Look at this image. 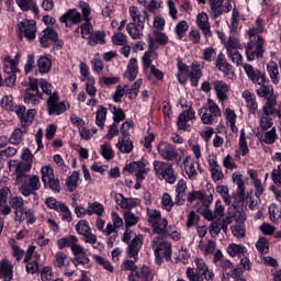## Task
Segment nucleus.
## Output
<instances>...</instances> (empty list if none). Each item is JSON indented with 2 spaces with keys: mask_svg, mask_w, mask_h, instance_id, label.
I'll list each match as a JSON object with an SVG mask.
<instances>
[{
  "mask_svg": "<svg viewBox=\"0 0 281 281\" xmlns=\"http://www.w3.org/2000/svg\"><path fill=\"white\" fill-rule=\"evenodd\" d=\"M104 36H106L104 34V32L97 31V32H94V34H91V36L88 37V40H89L88 43L92 47L94 45H98V43H100V45H104L106 43V41L104 40Z\"/></svg>",
  "mask_w": 281,
  "mask_h": 281,
  "instance_id": "38",
  "label": "nucleus"
},
{
  "mask_svg": "<svg viewBox=\"0 0 281 281\" xmlns=\"http://www.w3.org/2000/svg\"><path fill=\"white\" fill-rule=\"evenodd\" d=\"M158 155L165 159V161H177L179 153L177 148L170 143H160L157 147Z\"/></svg>",
  "mask_w": 281,
  "mask_h": 281,
  "instance_id": "11",
  "label": "nucleus"
},
{
  "mask_svg": "<svg viewBox=\"0 0 281 281\" xmlns=\"http://www.w3.org/2000/svg\"><path fill=\"white\" fill-rule=\"evenodd\" d=\"M199 115L203 124H212L216 117H221V108L212 99H207L206 106L199 110Z\"/></svg>",
  "mask_w": 281,
  "mask_h": 281,
  "instance_id": "7",
  "label": "nucleus"
},
{
  "mask_svg": "<svg viewBox=\"0 0 281 281\" xmlns=\"http://www.w3.org/2000/svg\"><path fill=\"white\" fill-rule=\"evenodd\" d=\"M104 122H106V108L99 105L97 110L95 124L99 128H104Z\"/></svg>",
  "mask_w": 281,
  "mask_h": 281,
  "instance_id": "40",
  "label": "nucleus"
},
{
  "mask_svg": "<svg viewBox=\"0 0 281 281\" xmlns=\"http://www.w3.org/2000/svg\"><path fill=\"white\" fill-rule=\"evenodd\" d=\"M18 29L29 41H34L36 38V22L25 20L18 24Z\"/></svg>",
  "mask_w": 281,
  "mask_h": 281,
  "instance_id": "16",
  "label": "nucleus"
},
{
  "mask_svg": "<svg viewBox=\"0 0 281 281\" xmlns=\"http://www.w3.org/2000/svg\"><path fill=\"white\" fill-rule=\"evenodd\" d=\"M34 115H36V110L34 109H31L26 113H24V116L20 119L23 128H27V126H30V124L34 122Z\"/></svg>",
  "mask_w": 281,
  "mask_h": 281,
  "instance_id": "46",
  "label": "nucleus"
},
{
  "mask_svg": "<svg viewBox=\"0 0 281 281\" xmlns=\"http://www.w3.org/2000/svg\"><path fill=\"white\" fill-rule=\"evenodd\" d=\"M100 154L103 157V159H106L108 161L115 157V153L109 144L101 145Z\"/></svg>",
  "mask_w": 281,
  "mask_h": 281,
  "instance_id": "49",
  "label": "nucleus"
},
{
  "mask_svg": "<svg viewBox=\"0 0 281 281\" xmlns=\"http://www.w3.org/2000/svg\"><path fill=\"white\" fill-rule=\"evenodd\" d=\"M139 249H142V238L135 237L127 246L126 254L130 258H133L137 262V256H139Z\"/></svg>",
  "mask_w": 281,
  "mask_h": 281,
  "instance_id": "22",
  "label": "nucleus"
},
{
  "mask_svg": "<svg viewBox=\"0 0 281 281\" xmlns=\"http://www.w3.org/2000/svg\"><path fill=\"white\" fill-rule=\"evenodd\" d=\"M159 45H168V37L162 32L154 31V37L148 36L147 47L151 52L159 49Z\"/></svg>",
  "mask_w": 281,
  "mask_h": 281,
  "instance_id": "15",
  "label": "nucleus"
},
{
  "mask_svg": "<svg viewBox=\"0 0 281 281\" xmlns=\"http://www.w3.org/2000/svg\"><path fill=\"white\" fill-rule=\"evenodd\" d=\"M278 105L277 97H270L268 98L266 104L262 108L263 115H279L280 117V110L276 109Z\"/></svg>",
  "mask_w": 281,
  "mask_h": 281,
  "instance_id": "23",
  "label": "nucleus"
},
{
  "mask_svg": "<svg viewBox=\"0 0 281 281\" xmlns=\"http://www.w3.org/2000/svg\"><path fill=\"white\" fill-rule=\"evenodd\" d=\"M243 98L245 99L249 111H251V113H256V111L258 110V102H256V97L254 95V93L249 92V90H245L243 92Z\"/></svg>",
  "mask_w": 281,
  "mask_h": 281,
  "instance_id": "34",
  "label": "nucleus"
},
{
  "mask_svg": "<svg viewBox=\"0 0 281 281\" xmlns=\"http://www.w3.org/2000/svg\"><path fill=\"white\" fill-rule=\"evenodd\" d=\"M259 254H269V243L266 238L261 237L256 244Z\"/></svg>",
  "mask_w": 281,
  "mask_h": 281,
  "instance_id": "61",
  "label": "nucleus"
},
{
  "mask_svg": "<svg viewBox=\"0 0 281 281\" xmlns=\"http://www.w3.org/2000/svg\"><path fill=\"white\" fill-rule=\"evenodd\" d=\"M40 87L43 93L49 95L47 100V109L49 115H61V113H65V111H67V105H65V102L58 103V92H54L52 94V83L47 82V80L42 79L40 82Z\"/></svg>",
  "mask_w": 281,
  "mask_h": 281,
  "instance_id": "3",
  "label": "nucleus"
},
{
  "mask_svg": "<svg viewBox=\"0 0 281 281\" xmlns=\"http://www.w3.org/2000/svg\"><path fill=\"white\" fill-rule=\"evenodd\" d=\"M13 168L15 169V183H27V178L30 170H32V165L24 161H13Z\"/></svg>",
  "mask_w": 281,
  "mask_h": 281,
  "instance_id": "10",
  "label": "nucleus"
},
{
  "mask_svg": "<svg viewBox=\"0 0 281 281\" xmlns=\"http://www.w3.org/2000/svg\"><path fill=\"white\" fill-rule=\"evenodd\" d=\"M188 190V184L186 183V180H180L176 188V199L175 203L176 205H183L186 203V191Z\"/></svg>",
  "mask_w": 281,
  "mask_h": 281,
  "instance_id": "25",
  "label": "nucleus"
},
{
  "mask_svg": "<svg viewBox=\"0 0 281 281\" xmlns=\"http://www.w3.org/2000/svg\"><path fill=\"white\" fill-rule=\"evenodd\" d=\"M164 238L165 237L156 236L151 241V248L154 249L158 265H161V260H164V258H166L167 262L172 260V245Z\"/></svg>",
  "mask_w": 281,
  "mask_h": 281,
  "instance_id": "5",
  "label": "nucleus"
},
{
  "mask_svg": "<svg viewBox=\"0 0 281 281\" xmlns=\"http://www.w3.org/2000/svg\"><path fill=\"white\" fill-rule=\"evenodd\" d=\"M213 87L220 102H225L229 92V86L225 81L216 80L213 82Z\"/></svg>",
  "mask_w": 281,
  "mask_h": 281,
  "instance_id": "21",
  "label": "nucleus"
},
{
  "mask_svg": "<svg viewBox=\"0 0 281 281\" xmlns=\"http://www.w3.org/2000/svg\"><path fill=\"white\" fill-rule=\"evenodd\" d=\"M44 186L45 188H49L53 192H60V180H58V178H49Z\"/></svg>",
  "mask_w": 281,
  "mask_h": 281,
  "instance_id": "58",
  "label": "nucleus"
},
{
  "mask_svg": "<svg viewBox=\"0 0 281 281\" xmlns=\"http://www.w3.org/2000/svg\"><path fill=\"white\" fill-rule=\"evenodd\" d=\"M209 166L213 181H221L222 179H225V173H223V169L216 160H210Z\"/></svg>",
  "mask_w": 281,
  "mask_h": 281,
  "instance_id": "29",
  "label": "nucleus"
},
{
  "mask_svg": "<svg viewBox=\"0 0 281 281\" xmlns=\"http://www.w3.org/2000/svg\"><path fill=\"white\" fill-rule=\"evenodd\" d=\"M183 164L187 176L190 179V181L196 180V177H199V172L196 171V167L194 166V160H191L190 157H187L183 160Z\"/></svg>",
  "mask_w": 281,
  "mask_h": 281,
  "instance_id": "32",
  "label": "nucleus"
},
{
  "mask_svg": "<svg viewBox=\"0 0 281 281\" xmlns=\"http://www.w3.org/2000/svg\"><path fill=\"white\" fill-rule=\"evenodd\" d=\"M233 182L237 186V198L239 201H245V181H243V175L233 173Z\"/></svg>",
  "mask_w": 281,
  "mask_h": 281,
  "instance_id": "28",
  "label": "nucleus"
},
{
  "mask_svg": "<svg viewBox=\"0 0 281 281\" xmlns=\"http://www.w3.org/2000/svg\"><path fill=\"white\" fill-rule=\"evenodd\" d=\"M177 65V79L180 82V85H186V82H188V65H186L181 59H178Z\"/></svg>",
  "mask_w": 281,
  "mask_h": 281,
  "instance_id": "33",
  "label": "nucleus"
},
{
  "mask_svg": "<svg viewBox=\"0 0 281 281\" xmlns=\"http://www.w3.org/2000/svg\"><path fill=\"white\" fill-rule=\"evenodd\" d=\"M188 22L186 21H181L176 25V34L180 41L183 38L186 32H188Z\"/></svg>",
  "mask_w": 281,
  "mask_h": 281,
  "instance_id": "59",
  "label": "nucleus"
},
{
  "mask_svg": "<svg viewBox=\"0 0 281 281\" xmlns=\"http://www.w3.org/2000/svg\"><path fill=\"white\" fill-rule=\"evenodd\" d=\"M75 228H76V232H78V234H80L81 236H85V234H88L91 232V228L89 227V223L85 220L79 221L75 226Z\"/></svg>",
  "mask_w": 281,
  "mask_h": 281,
  "instance_id": "54",
  "label": "nucleus"
},
{
  "mask_svg": "<svg viewBox=\"0 0 281 281\" xmlns=\"http://www.w3.org/2000/svg\"><path fill=\"white\" fill-rule=\"evenodd\" d=\"M24 102L25 104H30L31 106H36L40 104L38 95L30 92V90L24 92Z\"/></svg>",
  "mask_w": 281,
  "mask_h": 281,
  "instance_id": "51",
  "label": "nucleus"
},
{
  "mask_svg": "<svg viewBox=\"0 0 281 281\" xmlns=\"http://www.w3.org/2000/svg\"><path fill=\"white\" fill-rule=\"evenodd\" d=\"M154 234H158L161 238H168L170 233L168 232V220L162 218L156 224L151 225Z\"/></svg>",
  "mask_w": 281,
  "mask_h": 281,
  "instance_id": "26",
  "label": "nucleus"
},
{
  "mask_svg": "<svg viewBox=\"0 0 281 281\" xmlns=\"http://www.w3.org/2000/svg\"><path fill=\"white\" fill-rule=\"evenodd\" d=\"M190 79L192 87H199V80L201 79V69L194 68V64L192 65V70L190 71Z\"/></svg>",
  "mask_w": 281,
  "mask_h": 281,
  "instance_id": "55",
  "label": "nucleus"
},
{
  "mask_svg": "<svg viewBox=\"0 0 281 281\" xmlns=\"http://www.w3.org/2000/svg\"><path fill=\"white\" fill-rule=\"evenodd\" d=\"M13 270L14 266L8 259L2 260L0 263V280L12 281L14 278Z\"/></svg>",
  "mask_w": 281,
  "mask_h": 281,
  "instance_id": "20",
  "label": "nucleus"
},
{
  "mask_svg": "<svg viewBox=\"0 0 281 281\" xmlns=\"http://www.w3.org/2000/svg\"><path fill=\"white\" fill-rule=\"evenodd\" d=\"M139 71L137 70V58H131L127 65L126 76L127 80H135L137 78V74Z\"/></svg>",
  "mask_w": 281,
  "mask_h": 281,
  "instance_id": "35",
  "label": "nucleus"
},
{
  "mask_svg": "<svg viewBox=\"0 0 281 281\" xmlns=\"http://www.w3.org/2000/svg\"><path fill=\"white\" fill-rule=\"evenodd\" d=\"M260 88L256 90L259 98H276V94H273V86L269 85V81H265L263 83H259Z\"/></svg>",
  "mask_w": 281,
  "mask_h": 281,
  "instance_id": "31",
  "label": "nucleus"
},
{
  "mask_svg": "<svg viewBox=\"0 0 281 281\" xmlns=\"http://www.w3.org/2000/svg\"><path fill=\"white\" fill-rule=\"evenodd\" d=\"M276 139H278V134H276V127H272L271 131L266 132L263 142L265 144H276Z\"/></svg>",
  "mask_w": 281,
  "mask_h": 281,
  "instance_id": "62",
  "label": "nucleus"
},
{
  "mask_svg": "<svg viewBox=\"0 0 281 281\" xmlns=\"http://www.w3.org/2000/svg\"><path fill=\"white\" fill-rule=\"evenodd\" d=\"M37 69L40 74H49V70L52 69V60L47 57H41L37 60Z\"/></svg>",
  "mask_w": 281,
  "mask_h": 281,
  "instance_id": "42",
  "label": "nucleus"
},
{
  "mask_svg": "<svg viewBox=\"0 0 281 281\" xmlns=\"http://www.w3.org/2000/svg\"><path fill=\"white\" fill-rule=\"evenodd\" d=\"M215 67H217V69L220 71L227 74V71H229V68L232 66L229 64H227V60H225V58H223V53H221L216 57Z\"/></svg>",
  "mask_w": 281,
  "mask_h": 281,
  "instance_id": "47",
  "label": "nucleus"
},
{
  "mask_svg": "<svg viewBox=\"0 0 281 281\" xmlns=\"http://www.w3.org/2000/svg\"><path fill=\"white\" fill-rule=\"evenodd\" d=\"M209 4L212 19H218L232 10V0H209Z\"/></svg>",
  "mask_w": 281,
  "mask_h": 281,
  "instance_id": "8",
  "label": "nucleus"
},
{
  "mask_svg": "<svg viewBox=\"0 0 281 281\" xmlns=\"http://www.w3.org/2000/svg\"><path fill=\"white\" fill-rule=\"evenodd\" d=\"M196 269L188 268L186 276L189 281H213L214 280V272H211L205 265V261L201 258L194 259Z\"/></svg>",
  "mask_w": 281,
  "mask_h": 281,
  "instance_id": "4",
  "label": "nucleus"
},
{
  "mask_svg": "<svg viewBox=\"0 0 281 281\" xmlns=\"http://www.w3.org/2000/svg\"><path fill=\"white\" fill-rule=\"evenodd\" d=\"M38 79L36 78H30L29 87L25 89V91H29V93H32V91H35L37 98L43 100V93L38 90Z\"/></svg>",
  "mask_w": 281,
  "mask_h": 281,
  "instance_id": "48",
  "label": "nucleus"
},
{
  "mask_svg": "<svg viewBox=\"0 0 281 281\" xmlns=\"http://www.w3.org/2000/svg\"><path fill=\"white\" fill-rule=\"evenodd\" d=\"M267 69L273 85H278V82H280V72L278 70V64H276V61H270L267 66Z\"/></svg>",
  "mask_w": 281,
  "mask_h": 281,
  "instance_id": "37",
  "label": "nucleus"
},
{
  "mask_svg": "<svg viewBox=\"0 0 281 281\" xmlns=\"http://www.w3.org/2000/svg\"><path fill=\"white\" fill-rule=\"evenodd\" d=\"M130 16L132 19V23L126 25V31L131 38L137 41L144 36V24L146 23V19H148V12L143 11L139 12V9L135 5L130 7Z\"/></svg>",
  "mask_w": 281,
  "mask_h": 281,
  "instance_id": "2",
  "label": "nucleus"
},
{
  "mask_svg": "<svg viewBox=\"0 0 281 281\" xmlns=\"http://www.w3.org/2000/svg\"><path fill=\"white\" fill-rule=\"evenodd\" d=\"M189 120H194V110H192V108H189V110L182 112L179 116H178V128L180 131H186V128H188V121Z\"/></svg>",
  "mask_w": 281,
  "mask_h": 281,
  "instance_id": "24",
  "label": "nucleus"
},
{
  "mask_svg": "<svg viewBox=\"0 0 281 281\" xmlns=\"http://www.w3.org/2000/svg\"><path fill=\"white\" fill-rule=\"evenodd\" d=\"M271 179L276 186H281V164L277 169L272 170Z\"/></svg>",
  "mask_w": 281,
  "mask_h": 281,
  "instance_id": "64",
  "label": "nucleus"
},
{
  "mask_svg": "<svg viewBox=\"0 0 281 281\" xmlns=\"http://www.w3.org/2000/svg\"><path fill=\"white\" fill-rule=\"evenodd\" d=\"M136 276L138 281H151L153 280V272L150 268L143 266L140 269L136 270Z\"/></svg>",
  "mask_w": 281,
  "mask_h": 281,
  "instance_id": "43",
  "label": "nucleus"
},
{
  "mask_svg": "<svg viewBox=\"0 0 281 281\" xmlns=\"http://www.w3.org/2000/svg\"><path fill=\"white\" fill-rule=\"evenodd\" d=\"M187 201L194 203V201H201L204 207H207L213 201L214 196L212 193H203V191H192L187 194Z\"/></svg>",
  "mask_w": 281,
  "mask_h": 281,
  "instance_id": "13",
  "label": "nucleus"
},
{
  "mask_svg": "<svg viewBox=\"0 0 281 281\" xmlns=\"http://www.w3.org/2000/svg\"><path fill=\"white\" fill-rule=\"evenodd\" d=\"M115 201L122 210H133V207H137L138 203H140L139 199L124 198V194L122 193L115 194Z\"/></svg>",
  "mask_w": 281,
  "mask_h": 281,
  "instance_id": "17",
  "label": "nucleus"
},
{
  "mask_svg": "<svg viewBox=\"0 0 281 281\" xmlns=\"http://www.w3.org/2000/svg\"><path fill=\"white\" fill-rule=\"evenodd\" d=\"M41 175L43 183L47 184V181H49V179H53L54 177V168L49 166L42 167Z\"/></svg>",
  "mask_w": 281,
  "mask_h": 281,
  "instance_id": "52",
  "label": "nucleus"
},
{
  "mask_svg": "<svg viewBox=\"0 0 281 281\" xmlns=\"http://www.w3.org/2000/svg\"><path fill=\"white\" fill-rule=\"evenodd\" d=\"M227 251H228L229 256H232V258H234L235 256L245 254V246L232 244L228 246Z\"/></svg>",
  "mask_w": 281,
  "mask_h": 281,
  "instance_id": "57",
  "label": "nucleus"
},
{
  "mask_svg": "<svg viewBox=\"0 0 281 281\" xmlns=\"http://www.w3.org/2000/svg\"><path fill=\"white\" fill-rule=\"evenodd\" d=\"M244 71L246 72V76L254 82V85H265V81L267 80V76L258 69H255L251 64H244Z\"/></svg>",
  "mask_w": 281,
  "mask_h": 281,
  "instance_id": "12",
  "label": "nucleus"
},
{
  "mask_svg": "<svg viewBox=\"0 0 281 281\" xmlns=\"http://www.w3.org/2000/svg\"><path fill=\"white\" fill-rule=\"evenodd\" d=\"M27 133V127H16L9 137V144L12 146L21 145L23 142V135Z\"/></svg>",
  "mask_w": 281,
  "mask_h": 281,
  "instance_id": "27",
  "label": "nucleus"
},
{
  "mask_svg": "<svg viewBox=\"0 0 281 281\" xmlns=\"http://www.w3.org/2000/svg\"><path fill=\"white\" fill-rule=\"evenodd\" d=\"M60 23H65L66 27H69V22L74 24L80 23L82 21V15L76 9L68 10L64 15L59 18Z\"/></svg>",
  "mask_w": 281,
  "mask_h": 281,
  "instance_id": "18",
  "label": "nucleus"
},
{
  "mask_svg": "<svg viewBox=\"0 0 281 281\" xmlns=\"http://www.w3.org/2000/svg\"><path fill=\"white\" fill-rule=\"evenodd\" d=\"M196 26L201 30L203 36L210 38L212 36V25L210 24V16L207 13L202 12L196 15Z\"/></svg>",
  "mask_w": 281,
  "mask_h": 281,
  "instance_id": "14",
  "label": "nucleus"
},
{
  "mask_svg": "<svg viewBox=\"0 0 281 281\" xmlns=\"http://www.w3.org/2000/svg\"><path fill=\"white\" fill-rule=\"evenodd\" d=\"M157 53L155 50L148 49L142 57L144 69H148L153 65V58H157Z\"/></svg>",
  "mask_w": 281,
  "mask_h": 281,
  "instance_id": "44",
  "label": "nucleus"
},
{
  "mask_svg": "<svg viewBox=\"0 0 281 281\" xmlns=\"http://www.w3.org/2000/svg\"><path fill=\"white\" fill-rule=\"evenodd\" d=\"M16 65H18V63L14 59L5 61V64H4L5 76H12V74L16 75V71H19V67Z\"/></svg>",
  "mask_w": 281,
  "mask_h": 281,
  "instance_id": "50",
  "label": "nucleus"
},
{
  "mask_svg": "<svg viewBox=\"0 0 281 281\" xmlns=\"http://www.w3.org/2000/svg\"><path fill=\"white\" fill-rule=\"evenodd\" d=\"M269 214H270V221L272 223H278V221H280L281 218L280 209L276 204H272L269 206Z\"/></svg>",
  "mask_w": 281,
  "mask_h": 281,
  "instance_id": "56",
  "label": "nucleus"
},
{
  "mask_svg": "<svg viewBox=\"0 0 281 281\" xmlns=\"http://www.w3.org/2000/svg\"><path fill=\"white\" fill-rule=\"evenodd\" d=\"M22 183L20 192L23 196H30V194H34L36 190H41V178L37 175H29L27 181Z\"/></svg>",
  "mask_w": 281,
  "mask_h": 281,
  "instance_id": "9",
  "label": "nucleus"
},
{
  "mask_svg": "<svg viewBox=\"0 0 281 281\" xmlns=\"http://www.w3.org/2000/svg\"><path fill=\"white\" fill-rule=\"evenodd\" d=\"M143 168H146V164L143 161H133L124 167V172H128L130 175H136L142 170Z\"/></svg>",
  "mask_w": 281,
  "mask_h": 281,
  "instance_id": "39",
  "label": "nucleus"
},
{
  "mask_svg": "<svg viewBox=\"0 0 281 281\" xmlns=\"http://www.w3.org/2000/svg\"><path fill=\"white\" fill-rule=\"evenodd\" d=\"M65 260H67V255L63 251L55 254V267L63 269L65 267Z\"/></svg>",
  "mask_w": 281,
  "mask_h": 281,
  "instance_id": "63",
  "label": "nucleus"
},
{
  "mask_svg": "<svg viewBox=\"0 0 281 281\" xmlns=\"http://www.w3.org/2000/svg\"><path fill=\"white\" fill-rule=\"evenodd\" d=\"M78 179H80V172L74 171L67 179H66V187L68 192H75L76 188H78Z\"/></svg>",
  "mask_w": 281,
  "mask_h": 281,
  "instance_id": "36",
  "label": "nucleus"
},
{
  "mask_svg": "<svg viewBox=\"0 0 281 281\" xmlns=\"http://www.w3.org/2000/svg\"><path fill=\"white\" fill-rule=\"evenodd\" d=\"M16 3L23 12H27L29 10H33L35 13L38 12V7L33 0H16Z\"/></svg>",
  "mask_w": 281,
  "mask_h": 281,
  "instance_id": "41",
  "label": "nucleus"
},
{
  "mask_svg": "<svg viewBox=\"0 0 281 281\" xmlns=\"http://www.w3.org/2000/svg\"><path fill=\"white\" fill-rule=\"evenodd\" d=\"M256 25L257 27H252L248 31L250 41L246 45V58L249 61L254 60L256 56L258 58H262V54H265V38H262V35H258L257 41L254 42V38H256V34H262V32H265L262 20L257 19Z\"/></svg>",
  "mask_w": 281,
  "mask_h": 281,
  "instance_id": "1",
  "label": "nucleus"
},
{
  "mask_svg": "<svg viewBox=\"0 0 281 281\" xmlns=\"http://www.w3.org/2000/svg\"><path fill=\"white\" fill-rule=\"evenodd\" d=\"M116 148L120 153L128 155L130 153H133V140H131V138H126V136L119 137Z\"/></svg>",
  "mask_w": 281,
  "mask_h": 281,
  "instance_id": "30",
  "label": "nucleus"
},
{
  "mask_svg": "<svg viewBox=\"0 0 281 281\" xmlns=\"http://www.w3.org/2000/svg\"><path fill=\"white\" fill-rule=\"evenodd\" d=\"M49 41L56 43L58 41V33L50 27H46L40 35L42 47H49Z\"/></svg>",
  "mask_w": 281,
  "mask_h": 281,
  "instance_id": "19",
  "label": "nucleus"
},
{
  "mask_svg": "<svg viewBox=\"0 0 281 281\" xmlns=\"http://www.w3.org/2000/svg\"><path fill=\"white\" fill-rule=\"evenodd\" d=\"M153 166L157 179L160 181H166V183H170L171 186L177 182V176H175L172 164L155 160Z\"/></svg>",
  "mask_w": 281,
  "mask_h": 281,
  "instance_id": "6",
  "label": "nucleus"
},
{
  "mask_svg": "<svg viewBox=\"0 0 281 281\" xmlns=\"http://www.w3.org/2000/svg\"><path fill=\"white\" fill-rule=\"evenodd\" d=\"M110 111L113 113V120L115 124H120V122H124L126 120V114H124V110L117 109L115 105H110Z\"/></svg>",
  "mask_w": 281,
  "mask_h": 281,
  "instance_id": "45",
  "label": "nucleus"
},
{
  "mask_svg": "<svg viewBox=\"0 0 281 281\" xmlns=\"http://www.w3.org/2000/svg\"><path fill=\"white\" fill-rule=\"evenodd\" d=\"M124 221H125L126 227H133V225H137L139 217H137V215H135L133 212L127 211L124 214Z\"/></svg>",
  "mask_w": 281,
  "mask_h": 281,
  "instance_id": "53",
  "label": "nucleus"
},
{
  "mask_svg": "<svg viewBox=\"0 0 281 281\" xmlns=\"http://www.w3.org/2000/svg\"><path fill=\"white\" fill-rule=\"evenodd\" d=\"M80 30L82 38H89L93 32V26L89 21H86V23L81 24Z\"/></svg>",
  "mask_w": 281,
  "mask_h": 281,
  "instance_id": "60",
  "label": "nucleus"
}]
</instances>
